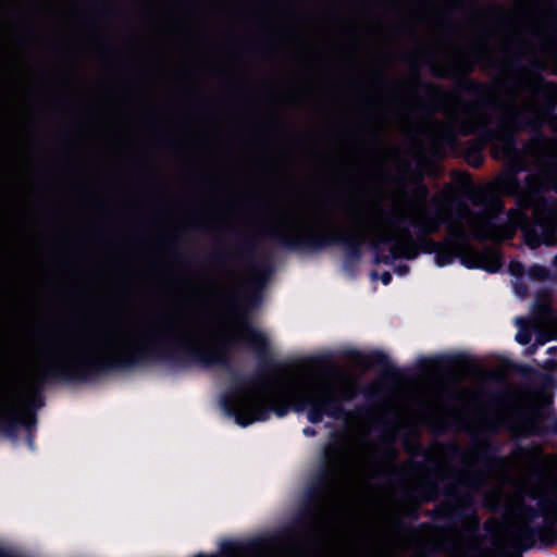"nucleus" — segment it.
Wrapping results in <instances>:
<instances>
[{
	"mask_svg": "<svg viewBox=\"0 0 557 557\" xmlns=\"http://www.w3.org/2000/svg\"><path fill=\"white\" fill-rule=\"evenodd\" d=\"M518 338H519V341H520L522 344H527V343H529V341H530V337H529L528 335H523V334H519V335H518Z\"/></svg>",
	"mask_w": 557,
	"mask_h": 557,
	"instance_id": "nucleus-2",
	"label": "nucleus"
},
{
	"mask_svg": "<svg viewBox=\"0 0 557 557\" xmlns=\"http://www.w3.org/2000/svg\"><path fill=\"white\" fill-rule=\"evenodd\" d=\"M263 405L274 406L273 395H270L268 393H262V394L251 396L242 409V411H244L246 409H249V410L251 409L252 410L251 417L249 419H247L245 421H240V422L243 424H247V423L258 419L259 416H258L257 411Z\"/></svg>",
	"mask_w": 557,
	"mask_h": 557,
	"instance_id": "nucleus-1",
	"label": "nucleus"
}]
</instances>
